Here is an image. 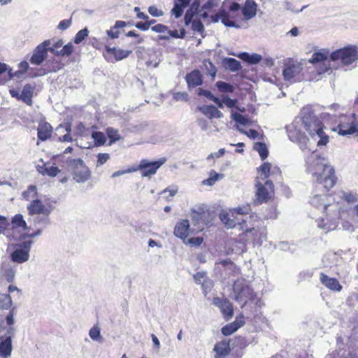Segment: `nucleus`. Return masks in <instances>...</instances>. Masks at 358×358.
I'll return each mask as SVG.
<instances>
[{"instance_id":"1","label":"nucleus","mask_w":358,"mask_h":358,"mask_svg":"<svg viewBox=\"0 0 358 358\" xmlns=\"http://www.w3.org/2000/svg\"><path fill=\"white\" fill-rule=\"evenodd\" d=\"M250 210V206L247 205L231 209L229 213L225 212V229L242 231L238 238L225 240V255H239L245 250L246 244L261 245L266 238L264 229L255 227L253 220L257 216L248 215Z\"/></svg>"},{"instance_id":"2","label":"nucleus","mask_w":358,"mask_h":358,"mask_svg":"<svg viewBox=\"0 0 358 358\" xmlns=\"http://www.w3.org/2000/svg\"><path fill=\"white\" fill-rule=\"evenodd\" d=\"M306 166L307 173L312 175L313 181L320 188L327 192L335 185L337 178L334 168L329 164L327 159L316 151H311L306 157Z\"/></svg>"},{"instance_id":"3","label":"nucleus","mask_w":358,"mask_h":358,"mask_svg":"<svg viewBox=\"0 0 358 358\" xmlns=\"http://www.w3.org/2000/svg\"><path fill=\"white\" fill-rule=\"evenodd\" d=\"M231 299H234L240 305L241 308H247L248 306L251 307V314L248 315L257 317L260 314L261 306L262 302L260 299L257 297L256 293L249 287L243 280H236L234 282L232 287Z\"/></svg>"},{"instance_id":"4","label":"nucleus","mask_w":358,"mask_h":358,"mask_svg":"<svg viewBox=\"0 0 358 358\" xmlns=\"http://www.w3.org/2000/svg\"><path fill=\"white\" fill-rule=\"evenodd\" d=\"M302 122L307 132L314 141H317V145H326L329 142V136L324 130V124L318 117L316 110L311 105H308L301 110Z\"/></svg>"},{"instance_id":"5","label":"nucleus","mask_w":358,"mask_h":358,"mask_svg":"<svg viewBox=\"0 0 358 358\" xmlns=\"http://www.w3.org/2000/svg\"><path fill=\"white\" fill-rule=\"evenodd\" d=\"M327 195L315 194L311 197L310 203L316 208H322L325 217L318 222L317 227L323 229L327 232L334 230L336 227V221L339 219L340 211L337 204L325 203Z\"/></svg>"},{"instance_id":"6","label":"nucleus","mask_w":358,"mask_h":358,"mask_svg":"<svg viewBox=\"0 0 358 358\" xmlns=\"http://www.w3.org/2000/svg\"><path fill=\"white\" fill-rule=\"evenodd\" d=\"M217 216L220 221L224 222V208L220 202L214 203L207 210L200 209L199 211L193 209L192 210V222L194 225V230L201 231L204 226L210 223Z\"/></svg>"},{"instance_id":"7","label":"nucleus","mask_w":358,"mask_h":358,"mask_svg":"<svg viewBox=\"0 0 358 358\" xmlns=\"http://www.w3.org/2000/svg\"><path fill=\"white\" fill-rule=\"evenodd\" d=\"M68 171L71 172L73 180L78 183L87 181L91 171L81 159H67L66 161Z\"/></svg>"},{"instance_id":"8","label":"nucleus","mask_w":358,"mask_h":358,"mask_svg":"<svg viewBox=\"0 0 358 358\" xmlns=\"http://www.w3.org/2000/svg\"><path fill=\"white\" fill-rule=\"evenodd\" d=\"M357 59L358 48L354 45H348L344 48L337 49L330 54L331 61L340 60L345 66L350 65Z\"/></svg>"},{"instance_id":"9","label":"nucleus","mask_w":358,"mask_h":358,"mask_svg":"<svg viewBox=\"0 0 358 358\" xmlns=\"http://www.w3.org/2000/svg\"><path fill=\"white\" fill-rule=\"evenodd\" d=\"M246 343L243 337H234L233 339L225 342V358L230 356L234 358H241L243 355V350L245 348Z\"/></svg>"},{"instance_id":"10","label":"nucleus","mask_w":358,"mask_h":358,"mask_svg":"<svg viewBox=\"0 0 358 358\" xmlns=\"http://www.w3.org/2000/svg\"><path fill=\"white\" fill-rule=\"evenodd\" d=\"M166 162L164 157L158 160L150 161L148 159H142L138 166V170L141 171L142 177L150 178L155 175L157 170Z\"/></svg>"},{"instance_id":"11","label":"nucleus","mask_w":358,"mask_h":358,"mask_svg":"<svg viewBox=\"0 0 358 358\" xmlns=\"http://www.w3.org/2000/svg\"><path fill=\"white\" fill-rule=\"evenodd\" d=\"M256 199L254 201L255 205H259L267 202L270 199V194L273 192L274 185L271 180H267L264 184L257 182L256 184Z\"/></svg>"},{"instance_id":"12","label":"nucleus","mask_w":358,"mask_h":358,"mask_svg":"<svg viewBox=\"0 0 358 358\" xmlns=\"http://www.w3.org/2000/svg\"><path fill=\"white\" fill-rule=\"evenodd\" d=\"M302 69L303 66L301 63L292 62L287 64L282 71L284 79L289 83L300 82L302 80Z\"/></svg>"},{"instance_id":"13","label":"nucleus","mask_w":358,"mask_h":358,"mask_svg":"<svg viewBox=\"0 0 358 358\" xmlns=\"http://www.w3.org/2000/svg\"><path fill=\"white\" fill-rule=\"evenodd\" d=\"M287 132L289 139L293 142L298 143L302 150H308L309 151H311V148L309 145L310 140L304 133L296 129L293 125H290L287 127Z\"/></svg>"},{"instance_id":"14","label":"nucleus","mask_w":358,"mask_h":358,"mask_svg":"<svg viewBox=\"0 0 358 358\" xmlns=\"http://www.w3.org/2000/svg\"><path fill=\"white\" fill-rule=\"evenodd\" d=\"M50 40H45L38 45L33 51V54L29 59L31 64L39 66L46 60L48 55V46L50 45Z\"/></svg>"},{"instance_id":"15","label":"nucleus","mask_w":358,"mask_h":358,"mask_svg":"<svg viewBox=\"0 0 358 358\" xmlns=\"http://www.w3.org/2000/svg\"><path fill=\"white\" fill-rule=\"evenodd\" d=\"M353 120L350 124L340 123L336 131L340 136H348L358 132V114L352 113Z\"/></svg>"},{"instance_id":"16","label":"nucleus","mask_w":358,"mask_h":358,"mask_svg":"<svg viewBox=\"0 0 358 358\" xmlns=\"http://www.w3.org/2000/svg\"><path fill=\"white\" fill-rule=\"evenodd\" d=\"M27 209L29 215H31L36 214L50 215L52 210V207H46L39 199H34L31 201V202L27 206Z\"/></svg>"},{"instance_id":"17","label":"nucleus","mask_w":358,"mask_h":358,"mask_svg":"<svg viewBox=\"0 0 358 358\" xmlns=\"http://www.w3.org/2000/svg\"><path fill=\"white\" fill-rule=\"evenodd\" d=\"M228 54L238 57L243 62L247 63L249 65L257 64L262 59V56L257 53L250 54L249 52H242L238 54H235L232 53L231 52H229Z\"/></svg>"},{"instance_id":"18","label":"nucleus","mask_w":358,"mask_h":358,"mask_svg":"<svg viewBox=\"0 0 358 358\" xmlns=\"http://www.w3.org/2000/svg\"><path fill=\"white\" fill-rule=\"evenodd\" d=\"M188 88H194L203 84V76L198 69H194L185 76Z\"/></svg>"},{"instance_id":"19","label":"nucleus","mask_w":358,"mask_h":358,"mask_svg":"<svg viewBox=\"0 0 358 358\" xmlns=\"http://www.w3.org/2000/svg\"><path fill=\"white\" fill-rule=\"evenodd\" d=\"M189 227L188 220H181L176 224L173 234L180 239L185 240L189 235Z\"/></svg>"},{"instance_id":"20","label":"nucleus","mask_w":358,"mask_h":358,"mask_svg":"<svg viewBox=\"0 0 358 358\" xmlns=\"http://www.w3.org/2000/svg\"><path fill=\"white\" fill-rule=\"evenodd\" d=\"M257 4L254 0H246L241 8V12L245 20H250L257 14Z\"/></svg>"},{"instance_id":"21","label":"nucleus","mask_w":358,"mask_h":358,"mask_svg":"<svg viewBox=\"0 0 358 358\" xmlns=\"http://www.w3.org/2000/svg\"><path fill=\"white\" fill-rule=\"evenodd\" d=\"M320 280L322 284L332 291L340 292L343 288L336 278H330L324 273H320Z\"/></svg>"},{"instance_id":"22","label":"nucleus","mask_w":358,"mask_h":358,"mask_svg":"<svg viewBox=\"0 0 358 358\" xmlns=\"http://www.w3.org/2000/svg\"><path fill=\"white\" fill-rule=\"evenodd\" d=\"M197 94L200 96H203L206 99L210 101H213L218 108H224V96L222 95V98H220L218 96H214L213 93L207 90H204L203 88H198Z\"/></svg>"},{"instance_id":"23","label":"nucleus","mask_w":358,"mask_h":358,"mask_svg":"<svg viewBox=\"0 0 358 358\" xmlns=\"http://www.w3.org/2000/svg\"><path fill=\"white\" fill-rule=\"evenodd\" d=\"M196 109L202 113L204 115L208 117L209 119L220 117L222 115L221 111H220L217 108L213 105L198 106Z\"/></svg>"},{"instance_id":"24","label":"nucleus","mask_w":358,"mask_h":358,"mask_svg":"<svg viewBox=\"0 0 358 358\" xmlns=\"http://www.w3.org/2000/svg\"><path fill=\"white\" fill-rule=\"evenodd\" d=\"M105 52L108 54H113L115 61H121L125 58H127L132 52L131 50H123L121 48H117L115 47L111 48L109 46L106 47Z\"/></svg>"},{"instance_id":"25","label":"nucleus","mask_w":358,"mask_h":358,"mask_svg":"<svg viewBox=\"0 0 358 358\" xmlns=\"http://www.w3.org/2000/svg\"><path fill=\"white\" fill-rule=\"evenodd\" d=\"M244 324V316L242 314H240L236 317V320L233 322L225 325V336H230L234 334Z\"/></svg>"},{"instance_id":"26","label":"nucleus","mask_w":358,"mask_h":358,"mask_svg":"<svg viewBox=\"0 0 358 358\" xmlns=\"http://www.w3.org/2000/svg\"><path fill=\"white\" fill-rule=\"evenodd\" d=\"M191 1L189 0H174L173 7L171 13L176 18L180 17L185 8L189 6Z\"/></svg>"},{"instance_id":"27","label":"nucleus","mask_w":358,"mask_h":358,"mask_svg":"<svg viewBox=\"0 0 358 358\" xmlns=\"http://www.w3.org/2000/svg\"><path fill=\"white\" fill-rule=\"evenodd\" d=\"M34 87L31 84H26L21 92L20 100L28 106L32 105V97Z\"/></svg>"},{"instance_id":"28","label":"nucleus","mask_w":358,"mask_h":358,"mask_svg":"<svg viewBox=\"0 0 358 358\" xmlns=\"http://www.w3.org/2000/svg\"><path fill=\"white\" fill-rule=\"evenodd\" d=\"M13 346L11 337H6L5 339L0 338V356L4 358L11 355Z\"/></svg>"},{"instance_id":"29","label":"nucleus","mask_w":358,"mask_h":358,"mask_svg":"<svg viewBox=\"0 0 358 358\" xmlns=\"http://www.w3.org/2000/svg\"><path fill=\"white\" fill-rule=\"evenodd\" d=\"M330 54L329 51L327 49L320 50L312 55L309 62L312 64L327 62L328 57H330Z\"/></svg>"},{"instance_id":"30","label":"nucleus","mask_w":358,"mask_h":358,"mask_svg":"<svg viewBox=\"0 0 358 358\" xmlns=\"http://www.w3.org/2000/svg\"><path fill=\"white\" fill-rule=\"evenodd\" d=\"M52 129V126L48 122L40 124L37 129L38 139L42 141H46L50 137Z\"/></svg>"},{"instance_id":"31","label":"nucleus","mask_w":358,"mask_h":358,"mask_svg":"<svg viewBox=\"0 0 358 358\" xmlns=\"http://www.w3.org/2000/svg\"><path fill=\"white\" fill-rule=\"evenodd\" d=\"M10 257L12 261L14 262L23 263L29 259V254L27 251L16 247L11 253Z\"/></svg>"},{"instance_id":"32","label":"nucleus","mask_w":358,"mask_h":358,"mask_svg":"<svg viewBox=\"0 0 358 358\" xmlns=\"http://www.w3.org/2000/svg\"><path fill=\"white\" fill-rule=\"evenodd\" d=\"M220 3V0H208L201 7L199 17L203 19H206L208 17V12H210L213 8L217 7Z\"/></svg>"},{"instance_id":"33","label":"nucleus","mask_w":358,"mask_h":358,"mask_svg":"<svg viewBox=\"0 0 358 358\" xmlns=\"http://www.w3.org/2000/svg\"><path fill=\"white\" fill-rule=\"evenodd\" d=\"M225 107L231 108V111L236 110V111L245 112V108L241 107L239 101L237 98H231L229 94H225Z\"/></svg>"},{"instance_id":"34","label":"nucleus","mask_w":358,"mask_h":358,"mask_svg":"<svg viewBox=\"0 0 358 358\" xmlns=\"http://www.w3.org/2000/svg\"><path fill=\"white\" fill-rule=\"evenodd\" d=\"M126 26L127 22L121 20L116 21L114 26H113L109 30L107 31V34L108 37L112 39L117 38L120 34L119 29Z\"/></svg>"},{"instance_id":"35","label":"nucleus","mask_w":358,"mask_h":358,"mask_svg":"<svg viewBox=\"0 0 358 358\" xmlns=\"http://www.w3.org/2000/svg\"><path fill=\"white\" fill-rule=\"evenodd\" d=\"M223 178V174L218 173L216 171L211 170L209 173V177L207 179L202 180L201 185L203 186H213L217 181Z\"/></svg>"},{"instance_id":"36","label":"nucleus","mask_w":358,"mask_h":358,"mask_svg":"<svg viewBox=\"0 0 358 358\" xmlns=\"http://www.w3.org/2000/svg\"><path fill=\"white\" fill-rule=\"evenodd\" d=\"M242 69L241 62L232 57H225V70L237 72Z\"/></svg>"},{"instance_id":"37","label":"nucleus","mask_w":358,"mask_h":358,"mask_svg":"<svg viewBox=\"0 0 358 358\" xmlns=\"http://www.w3.org/2000/svg\"><path fill=\"white\" fill-rule=\"evenodd\" d=\"M201 68L203 71L206 72L207 75L210 76L213 78L215 77L217 69L211 61L208 59H204L202 62Z\"/></svg>"},{"instance_id":"38","label":"nucleus","mask_w":358,"mask_h":358,"mask_svg":"<svg viewBox=\"0 0 358 358\" xmlns=\"http://www.w3.org/2000/svg\"><path fill=\"white\" fill-rule=\"evenodd\" d=\"M33 218L35 226L38 225L40 228H44L50 224V215L36 214Z\"/></svg>"},{"instance_id":"39","label":"nucleus","mask_w":358,"mask_h":358,"mask_svg":"<svg viewBox=\"0 0 358 358\" xmlns=\"http://www.w3.org/2000/svg\"><path fill=\"white\" fill-rule=\"evenodd\" d=\"M231 117L236 124H239L243 126L249 125L251 122L249 118L241 115L237 111H231Z\"/></svg>"},{"instance_id":"40","label":"nucleus","mask_w":358,"mask_h":358,"mask_svg":"<svg viewBox=\"0 0 358 358\" xmlns=\"http://www.w3.org/2000/svg\"><path fill=\"white\" fill-rule=\"evenodd\" d=\"M1 274L8 282H12L15 278V271L9 265H6L2 266Z\"/></svg>"},{"instance_id":"41","label":"nucleus","mask_w":358,"mask_h":358,"mask_svg":"<svg viewBox=\"0 0 358 358\" xmlns=\"http://www.w3.org/2000/svg\"><path fill=\"white\" fill-rule=\"evenodd\" d=\"M254 150L258 152L261 159L264 160L268 156V150L263 142H257L254 145Z\"/></svg>"},{"instance_id":"42","label":"nucleus","mask_w":358,"mask_h":358,"mask_svg":"<svg viewBox=\"0 0 358 358\" xmlns=\"http://www.w3.org/2000/svg\"><path fill=\"white\" fill-rule=\"evenodd\" d=\"M12 304L13 301L9 294H0V310H8Z\"/></svg>"},{"instance_id":"43","label":"nucleus","mask_w":358,"mask_h":358,"mask_svg":"<svg viewBox=\"0 0 358 358\" xmlns=\"http://www.w3.org/2000/svg\"><path fill=\"white\" fill-rule=\"evenodd\" d=\"M11 223L13 228L22 227L23 229H27L28 227L23 215L21 214H16L11 220Z\"/></svg>"},{"instance_id":"44","label":"nucleus","mask_w":358,"mask_h":358,"mask_svg":"<svg viewBox=\"0 0 358 358\" xmlns=\"http://www.w3.org/2000/svg\"><path fill=\"white\" fill-rule=\"evenodd\" d=\"M92 138H93L96 146L103 145L106 141V136L101 131H92Z\"/></svg>"},{"instance_id":"45","label":"nucleus","mask_w":358,"mask_h":358,"mask_svg":"<svg viewBox=\"0 0 358 358\" xmlns=\"http://www.w3.org/2000/svg\"><path fill=\"white\" fill-rule=\"evenodd\" d=\"M106 133L108 138L110 139L109 145H111L113 143L120 139L118 131L113 127H108L106 129Z\"/></svg>"},{"instance_id":"46","label":"nucleus","mask_w":358,"mask_h":358,"mask_svg":"<svg viewBox=\"0 0 358 358\" xmlns=\"http://www.w3.org/2000/svg\"><path fill=\"white\" fill-rule=\"evenodd\" d=\"M225 274L229 271V274L236 275L239 273V268L231 261L230 259L225 258Z\"/></svg>"},{"instance_id":"47","label":"nucleus","mask_w":358,"mask_h":358,"mask_svg":"<svg viewBox=\"0 0 358 358\" xmlns=\"http://www.w3.org/2000/svg\"><path fill=\"white\" fill-rule=\"evenodd\" d=\"M88 34H89V31H88L87 28L85 27V28L80 30L76 34V36L74 37V39H73V42L76 44H80L85 39V38L88 36Z\"/></svg>"},{"instance_id":"48","label":"nucleus","mask_w":358,"mask_h":358,"mask_svg":"<svg viewBox=\"0 0 358 358\" xmlns=\"http://www.w3.org/2000/svg\"><path fill=\"white\" fill-rule=\"evenodd\" d=\"M73 45L71 42L68 43L66 45H64L62 49H61L58 52V56L62 57H69L73 52Z\"/></svg>"},{"instance_id":"49","label":"nucleus","mask_w":358,"mask_h":358,"mask_svg":"<svg viewBox=\"0 0 358 358\" xmlns=\"http://www.w3.org/2000/svg\"><path fill=\"white\" fill-rule=\"evenodd\" d=\"M271 165L268 162H264L259 168V171L261 173V177L262 179H266L270 176Z\"/></svg>"},{"instance_id":"50","label":"nucleus","mask_w":358,"mask_h":358,"mask_svg":"<svg viewBox=\"0 0 358 358\" xmlns=\"http://www.w3.org/2000/svg\"><path fill=\"white\" fill-rule=\"evenodd\" d=\"M196 15H199V13L190 9V8H188L185 13V17H184V22H185V24L186 26H188L191 23H192V20H193V18L194 16Z\"/></svg>"},{"instance_id":"51","label":"nucleus","mask_w":358,"mask_h":358,"mask_svg":"<svg viewBox=\"0 0 358 358\" xmlns=\"http://www.w3.org/2000/svg\"><path fill=\"white\" fill-rule=\"evenodd\" d=\"M126 36L127 37H134L136 40L134 41L133 44L137 45L144 42L145 36H141L140 34H137L136 31H129L126 34Z\"/></svg>"},{"instance_id":"52","label":"nucleus","mask_w":358,"mask_h":358,"mask_svg":"<svg viewBox=\"0 0 358 358\" xmlns=\"http://www.w3.org/2000/svg\"><path fill=\"white\" fill-rule=\"evenodd\" d=\"M166 32L169 34L168 36H166V35H159L158 36V39L159 40L169 41L170 37L174 38H179V37H180L179 36V32L176 29H174V30L169 29V31H167Z\"/></svg>"},{"instance_id":"53","label":"nucleus","mask_w":358,"mask_h":358,"mask_svg":"<svg viewBox=\"0 0 358 358\" xmlns=\"http://www.w3.org/2000/svg\"><path fill=\"white\" fill-rule=\"evenodd\" d=\"M64 66V64L57 60L53 59L50 65H48V69L49 72H57L61 70Z\"/></svg>"},{"instance_id":"54","label":"nucleus","mask_w":358,"mask_h":358,"mask_svg":"<svg viewBox=\"0 0 358 358\" xmlns=\"http://www.w3.org/2000/svg\"><path fill=\"white\" fill-rule=\"evenodd\" d=\"M110 159V155L108 153H99L97 155L96 166L104 164Z\"/></svg>"},{"instance_id":"55","label":"nucleus","mask_w":358,"mask_h":358,"mask_svg":"<svg viewBox=\"0 0 358 358\" xmlns=\"http://www.w3.org/2000/svg\"><path fill=\"white\" fill-rule=\"evenodd\" d=\"M33 241L31 239L24 240L22 241L20 244L17 245L20 249H22L24 251H27L29 254V251L31 249V246L33 244Z\"/></svg>"},{"instance_id":"56","label":"nucleus","mask_w":358,"mask_h":358,"mask_svg":"<svg viewBox=\"0 0 358 358\" xmlns=\"http://www.w3.org/2000/svg\"><path fill=\"white\" fill-rule=\"evenodd\" d=\"M64 44V42L62 39L57 41L56 43L53 44L52 47L48 46V51L51 53L58 56V52L59 50H58V48H61Z\"/></svg>"},{"instance_id":"57","label":"nucleus","mask_w":358,"mask_h":358,"mask_svg":"<svg viewBox=\"0 0 358 358\" xmlns=\"http://www.w3.org/2000/svg\"><path fill=\"white\" fill-rule=\"evenodd\" d=\"M234 310L229 300L225 298V320H228L233 315Z\"/></svg>"},{"instance_id":"58","label":"nucleus","mask_w":358,"mask_h":358,"mask_svg":"<svg viewBox=\"0 0 358 358\" xmlns=\"http://www.w3.org/2000/svg\"><path fill=\"white\" fill-rule=\"evenodd\" d=\"M214 350L216 352L215 358H222L224 356V342H220L214 347Z\"/></svg>"},{"instance_id":"59","label":"nucleus","mask_w":358,"mask_h":358,"mask_svg":"<svg viewBox=\"0 0 358 358\" xmlns=\"http://www.w3.org/2000/svg\"><path fill=\"white\" fill-rule=\"evenodd\" d=\"M152 31L156 33H165L169 31V27L163 24H157L150 27Z\"/></svg>"},{"instance_id":"60","label":"nucleus","mask_w":358,"mask_h":358,"mask_svg":"<svg viewBox=\"0 0 358 358\" xmlns=\"http://www.w3.org/2000/svg\"><path fill=\"white\" fill-rule=\"evenodd\" d=\"M148 13L153 17H161L164 15V12L162 10L158 9L155 6H151L148 8Z\"/></svg>"},{"instance_id":"61","label":"nucleus","mask_w":358,"mask_h":358,"mask_svg":"<svg viewBox=\"0 0 358 358\" xmlns=\"http://www.w3.org/2000/svg\"><path fill=\"white\" fill-rule=\"evenodd\" d=\"M59 172L60 170L57 166H50L47 167L45 175L50 177H55Z\"/></svg>"},{"instance_id":"62","label":"nucleus","mask_w":358,"mask_h":358,"mask_svg":"<svg viewBox=\"0 0 358 358\" xmlns=\"http://www.w3.org/2000/svg\"><path fill=\"white\" fill-rule=\"evenodd\" d=\"M192 29L196 32L203 33L204 31V26L201 21H193L192 23Z\"/></svg>"},{"instance_id":"63","label":"nucleus","mask_w":358,"mask_h":358,"mask_svg":"<svg viewBox=\"0 0 358 358\" xmlns=\"http://www.w3.org/2000/svg\"><path fill=\"white\" fill-rule=\"evenodd\" d=\"M317 72L319 74L323 73H331L332 72V69L327 66L326 62L320 63V66L317 67Z\"/></svg>"},{"instance_id":"64","label":"nucleus","mask_w":358,"mask_h":358,"mask_svg":"<svg viewBox=\"0 0 358 358\" xmlns=\"http://www.w3.org/2000/svg\"><path fill=\"white\" fill-rule=\"evenodd\" d=\"M71 18L68 20H63L59 22V24L57 25V29L62 31H64L71 26Z\"/></svg>"}]
</instances>
